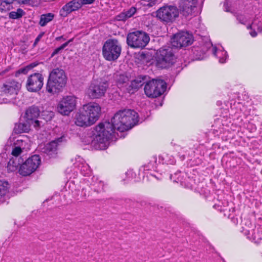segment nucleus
Masks as SVG:
<instances>
[{
	"mask_svg": "<svg viewBox=\"0 0 262 262\" xmlns=\"http://www.w3.org/2000/svg\"><path fill=\"white\" fill-rule=\"evenodd\" d=\"M138 122V115L135 111L120 110L115 114L111 122H101L95 126L92 132L88 134L85 143L92 144L97 149H105L115 130L123 132L132 128Z\"/></svg>",
	"mask_w": 262,
	"mask_h": 262,
	"instance_id": "f257e3e1",
	"label": "nucleus"
},
{
	"mask_svg": "<svg viewBox=\"0 0 262 262\" xmlns=\"http://www.w3.org/2000/svg\"><path fill=\"white\" fill-rule=\"evenodd\" d=\"M67 83V76L64 71L56 68L50 72L46 85V90L49 93L55 94L62 90Z\"/></svg>",
	"mask_w": 262,
	"mask_h": 262,
	"instance_id": "f03ea898",
	"label": "nucleus"
},
{
	"mask_svg": "<svg viewBox=\"0 0 262 262\" xmlns=\"http://www.w3.org/2000/svg\"><path fill=\"white\" fill-rule=\"evenodd\" d=\"M176 61V57L173 48L164 46L158 50L156 54V65L161 69L168 68Z\"/></svg>",
	"mask_w": 262,
	"mask_h": 262,
	"instance_id": "7ed1b4c3",
	"label": "nucleus"
},
{
	"mask_svg": "<svg viewBox=\"0 0 262 262\" xmlns=\"http://www.w3.org/2000/svg\"><path fill=\"white\" fill-rule=\"evenodd\" d=\"M121 46L117 39L107 40L102 48V54L107 61H112L117 60L120 56Z\"/></svg>",
	"mask_w": 262,
	"mask_h": 262,
	"instance_id": "20e7f679",
	"label": "nucleus"
},
{
	"mask_svg": "<svg viewBox=\"0 0 262 262\" xmlns=\"http://www.w3.org/2000/svg\"><path fill=\"white\" fill-rule=\"evenodd\" d=\"M149 36L142 31H137L128 34L126 38L127 45L133 48H143L149 42Z\"/></svg>",
	"mask_w": 262,
	"mask_h": 262,
	"instance_id": "39448f33",
	"label": "nucleus"
},
{
	"mask_svg": "<svg viewBox=\"0 0 262 262\" xmlns=\"http://www.w3.org/2000/svg\"><path fill=\"white\" fill-rule=\"evenodd\" d=\"M108 86L107 81L94 80L86 89V94L92 99L100 98L104 96Z\"/></svg>",
	"mask_w": 262,
	"mask_h": 262,
	"instance_id": "423d86ee",
	"label": "nucleus"
},
{
	"mask_svg": "<svg viewBox=\"0 0 262 262\" xmlns=\"http://www.w3.org/2000/svg\"><path fill=\"white\" fill-rule=\"evenodd\" d=\"M166 89V83L163 80L152 79L147 82L144 86V92L149 98H157L161 96Z\"/></svg>",
	"mask_w": 262,
	"mask_h": 262,
	"instance_id": "0eeeda50",
	"label": "nucleus"
},
{
	"mask_svg": "<svg viewBox=\"0 0 262 262\" xmlns=\"http://www.w3.org/2000/svg\"><path fill=\"white\" fill-rule=\"evenodd\" d=\"M179 9L172 5H165L157 11V17L163 21L171 23L179 16Z\"/></svg>",
	"mask_w": 262,
	"mask_h": 262,
	"instance_id": "6e6552de",
	"label": "nucleus"
},
{
	"mask_svg": "<svg viewBox=\"0 0 262 262\" xmlns=\"http://www.w3.org/2000/svg\"><path fill=\"white\" fill-rule=\"evenodd\" d=\"M77 98L73 95L63 97L58 104V112L64 116L69 115L76 108Z\"/></svg>",
	"mask_w": 262,
	"mask_h": 262,
	"instance_id": "1a4fd4ad",
	"label": "nucleus"
},
{
	"mask_svg": "<svg viewBox=\"0 0 262 262\" xmlns=\"http://www.w3.org/2000/svg\"><path fill=\"white\" fill-rule=\"evenodd\" d=\"M41 162L40 158L38 155H35L28 158L20 166L19 172L23 176L31 174L38 167Z\"/></svg>",
	"mask_w": 262,
	"mask_h": 262,
	"instance_id": "9d476101",
	"label": "nucleus"
},
{
	"mask_svg": "<svg viewBox=\"0 0 262 262\" xmlns=\"http://www.w3.org/2000/svg\"><path fill=\"white\" fill-rule=\"evenodd\" d=\"M199 0H180L179 10L185 17H192L197 13Z\"/></svg>",
	"mask_w": 262,
	"mask_h": 262,
	"instance_id": "9b49d317",
	"label": "nucleus"
},
{
	"mask_svg": "<svg viewBox=\"0 0 262 262\" xmlns=\"http://www.w3.org/2000/svg\"><path fill=\"white\" fill-rule=\"evenodd\" d=\"M193 36L187 32H181L175 34L171 38V45L176 48H181L191 45L193 42Z\"/></svg>",
	"mask_w": 262,
	"mask_h": 262,
	"instance_id": "f8f14e48",
	"label": "nucleus"
},
{
	"mask_svg": "<svg viewBox=\"0 0 262 262\" xmlns=\"http://www.w3.org/2000/svg\"><path fill=\"white\" fill-rule=\"evenodd\" d=\"M43 84V77L38 73H35L30 75L27 79L26 87L30 92L39 91Z\"/></svg>",
	"mask_w": 262,
	"mask_h": 262,
	"instance_id": "ddd939ff",
	"label": "nucleus"
},
{
	"mask_svg": "<svg viewBox=\"0 0 262 262\" xmlns=\"http://www.w3.org/2000/svg\"><path fill=\"white\" fill-rule=\"evenodd\" d=\"M84 113L89 117L95 123L99 119L101 112V107L95 102H90L82 106Z\"/></svg>",
	"mask_w": 262,
	"mask_h": 262,
	"instance_id": "4468645a",
	"label": "nucleus"
},
{
	"mask_svg": "<svg viewBox=\"0 0 262 262\" xmlns=\"http://www.w3.org/2000/svg\"><path fill=\"white\" fill-rule=\"evenodd\" d=\"M63 137L58 138L49 143L40 146V148L41 152L43 154H46L50 158L54 157L57 154V147L59 144L62 142Z\"/></svg>",
	"mask_w": 262,
	"mask_h": 262,
	"instance_id": "2eb2a0df",
	"label": "nucleus"
},
{
	"mask_svg": "<svg viewBox=\"0 0 262 262\" xmlns=\"http://www.w3.org/2000/svg\"><path fill=\"white\" fill-rule=\"evenodd\" d=\"M40 114V110L37 106L32 105L26 111L25 118L36 128L39 126V121L37 119Z\"/></svg>",
	"mask_w": 262,
	"mask_h": 262,
	"instance_id": "dca6fc26",
	"label": "nucleus"
},
{
	"mask_svg": "<svg viewBox=\"0 0 262 262\" xmlns=\"http://www.w3.org/2000/svg\"><path fill=\"white\" fill-rule=\"evenodd\" d=\"M81 8V0H72L67 3L59 11L60 15L62 17H67L73 11L78 10Z\"/></svg>",
	"mask_w": 262,
	"mask_h": 262,
	"instance_id": "f3484780",
	"label": "nucleus"
},
{
	"mask_svg": "<svg viewBox=\"0 0 262 262\" xmlns=\"http://www.w3.org/2000/svg\"><path fill=\"white\" fill-rule=\"evenodd\" d=\"M20 87V83L15 80H11L3 84L2 91L5 94L16 95Z\"/></svg>",
	"mask_w": 262,
	"mask_h": 262,
	"instance_id": "a211bd4d",
	"label": "nucleus"
},
{
	"mask_svg": "<svg viewBox=\"0 0 262 262\" xmlns=\"http://www.w3.org/2000/svg\"><path fill=\"white\" fill-rule=\"evenodd\" d=\"M85 114L84 113L83 110L82 109L80 113L76 115L75 123L76 125L80 127H86L94 124Z\"/></svg>",
	"mask_w": 262,
	"mask_h": 262,
	"instance_id": "6ab92c4d",
	"label": "nucleus"
},
{
	"mask_svg": "<svg viewBox=\"0 0 262 262\" xmlns=\"http://www.w3.org/2000/svg\"><path fill=\"white\" fill-rule=\"evenodd\" d=\"M24 159L21 158L12 157L8 163V170L13 172L16 170L18 166L23 163Z\"/></svg>",
	"mask_w": 262,
	"mask_h": 262,
	"instance_id": "aec40b11",
	"label": "nucleus"
},
{
	"mask_svg": "<svg viewBox=\"0 0 262 262\" xmlns=\"http://www.w3.org/2000/svg\"><path fill=\"white\" fill-rule=\"evenodd\" d=\"M145 78V76H139L132 80L128 89V92L133 93L132 90H138L144 84Z\"/></svg>",
	"mask_w": 262,
	"mask_h": 262,
	"instance_id": "412c9836",
	"label": "nucleus"
},
{
	"mask_svg": "<svg viewBox=\"0 0 262 262\" xmlns=\"http://www.w3.org/2000/svg\"><path fill=\"white\" fill-rule=\"evenodd\" d=\"M32 124L30 122L26 120V122L19 123L16 124L14 127V132L16 134L28 132L30 129V126Z\"/></svg>",
	"mask_w": 262,
	"mask_h": 262,
	"instance_id": "4be33fe9",
	"label": "nucleus"
},
{
	"mask_svg": "<svg viewBox=\"0 0 262 262\" xmlns=\"http://www.w3.org/2000/svg\"><path fill=\"white\" fill-rule=\"evenodd\" d=\"M54 18V14L52 13H48L41 15L39 25L43 27L47 25V24L51 21Z\"/></svg>",
	"mask_w": 262,
	"mask_h": 262,
	"instance_id": "5701e85b",
	"label": "nucleus"
},
{
	"mask_svg": "<svg viewBox=\"0 0 262 262\" xmlns=\"http://www.w3.org/2000/svg\"><path fill=\"white\" fill-rule=\"evenodd\" d=\"M117 83L118 86L122 87L123 85L126 86L127 84L129 79L128 77L123 74L119 75L116 79Z\"/></svg>",
	"mask_w": 262,
	"mask_h": 262,
	"instance_id": "b1692460",
	"label": "nucleus"
},
{
	"mask_svg": "<svg viewBox=\"0 0 262 262\" xmlns=\"http://www.w3.org/2000/svg\"><path fill=\"white\" fill-rule=\"evenodd\" d=\"M24 14V11L21 9L18 8L16 11L11 12L9 13V16L11 19H18L21 17Z\"/></svg>",
	"mask_w": 262,
	"mask_h": 262,
	"instance_id": "393cba45",
	"label": "nucleus"
},
{
	"mask_svg": "<svg viewBox=\"0 0 262 262\" xmlns=\"http://www.w3.org/2000/svg\"><path fill=\"white\" fill-rule=\"evenodd\" d=\"M9 184L6 181H3L0 180V195H5L8 189Z\"/></svg>",
	"mask_w": 262,
	"mask_h": 262,
	"instance_id": "a878e982",
	"label": "nucleus"
},
{
	"mask_svg": "<svg viewBox=\"0 0 262 262\" xmlns=\"http://www.w3.org/2000/svg\"><path fill=\"white\" fill-rule=\"evenodd\" d=\"M70 41H71V40L64 43L61 46H60L59 47L55 49L54 51L53 52V53L51 54V57H53L56 54H57L61 50H63L65 47H66L68 45Z\"/></svg>",
	"mask_w": 262,
	"mask_h": 262,
	"instance_id": "bb28decb",
	"label": "nucleus"
},
{
	"mask_svg": "<svg viewBox=\"0 0 262 262\" xmlns=\"http://www.w3.org/2000/svg\"><path fill=\"white\" fill-rule=\"evenodd\" d=\"M22 152V149L20 147H15L12 151V157L21 158L19 155Z\"/></svg>",
	"mask_w": 262,
	"mask_h": 262,
	"instance_id": "cd10ccee",
	"label": "nucleus"
},
{
	"mask_svg": "<svg viewBox=\"0 0 262 262\" xmlns=\"http://www.w3.org/2000/svg\"><path fill=\"white\" fill-rule=\"evenodd\" d=\"M142 4L144 6L152 7L157 2V0H142Z\"/></svg>",
	"mask_w": 262,
	"mask_h": 262,
	"instance_id": "c85d7f7f",
	"label": "nucleus"
},
{
	"mask_svg": "<svg viewBox=\"0 0 262 262\" xmlns=\"http://www.w3.org/2000/svg\"><path fill=\"white\" fill-rule=\"evenodd\" d=\"M29 67H27V66L24 68H22L16 71L15 73V76L16 77H18L20 74H26L28 72Z\"/></svg>",
	"mask_w": 262,
	"mask_h": 262,
	"instance_id": "c756f323",
	"label": "nucleus"
},
{
	"mask_svg": "<svg viewBox=\"0 0 262 262\" xmlns=\"http://www.w3.org/2000/svg\"><path fill=\"white\" fill-rule=\"evenodd\" d=\"M233 15L235 16L237 20L241 24H244L245 22V18L243 15L236 12L233 13Z\"/></svg>",
	"mask_w": 262,
	"mask_h": 262,
	"instance_id": "7c9ffc66",
	"label": "nucleus"
},
{
	"mask_svg": "<svg viewBox=\"0 0 262 262\" xmlns=\"http://www.w3.org/2000/svg\"><path fill=\"white\" fill-rule=\"evenodd\" d=\"M136 8L134 7H131L129 10L125 12L127 17L129 18L133 16V15L136 12Z\"/></svg>",
	"mask_w": 262,
	"mask_h": 262,
	"instance_id": "2f4dec72",
	"label": "nucleus"
},
{
	"mask_svg": "<svg viewBox=\"0 0 262 262\" xmlns=\"http://www.w3.org/2000/svg\"><path fill=\"white\" fill-rule=\"evenodd\" d=\"M83 169L81 168L80 169L81 172L82 174L85 176L90 173V170L88 165L83 166Z\"/></svg>",
	"mask_w": 262,
	"mask_h": 262,
	"instance_id": "473e14b6",
	"label": "nucleus"
},
{
	"mask_svg": "<svg viewBox=\"0 0 262 262\" xmlns=\"http://www.w3.org/2000/svg\"><path fill=\"white\" fill-rule=\"evenodd\" d=\"M127 18V16L125 13V12H123L121 13H120L119 15L117 16V19L120 21H124Z\"/></svg>",
	"mask_w": 262,
	"mask_h": 262,
	"instance_id": "72a5a7b5",
	"label": "nucleus"
},
{
	"mask_svg": "<svg viewBox=\"0 0 262 262\" xmlns=\"http://www.w3.org/2000/svg\"><path fill=\"white\" fill-rule=\"evenodd\" d=\"M45 33L44 32H41L36 38L34 42L33 43V47H35L38 42L40 41L42 37L43 36Z\"/></svg>",
	"mask_w": 262,
	"mask_h": 262,
	"instance_id": "f704fd0d",
	"label": "nucleus"
},
{
	"mask_svg": "<svg viewBox=\"0 0 262 262\" xmlns=\"http://www.w3.org/2000/svg\"><path fill=\"white\" fill-rule=\"evenodd\" d=\"M95 0H81V7L83 5L92 4H93Z\"/></svg>",
	"mask_w": 262,
	"mask_h": 262,
	"instance_id": "c9c22d12",
	"label": "nucleus"
},
{
	"mask_svg": "<svg viewBox=\"0 0 262 262\" xmlns=\"http://www.w3.org/2000/svg\"><path fill=\"white\" fill-rule=\"evenodd\" d=\"M36 2L37 4H38V0H23L21 1V3L23 4H31L33 2Z\"/></svg>",
	"mask_w": 262,
	"mask_h": 262,
	"instance_id": "e433bc0d",
	"label": "nucleus"
},
{
	"mask_svg": "<svg viewBox=\"0 0 262 262\" xmlns=\"http://www.w3.org/2000/svg\"><path fill=\"white\" fill-rule=\"evenodd\" d=\"M258 229H255L254 230V233H252V236H253V238L254 239H260L261 237H259L257 235V233H258Z\"/></svg>",
	"mask_w": 262,
	"mask_h": 262,
	"instance_id": "4c0bfd02",
	"label": "nucleus"
},
{
	"mask_svg": "<svg viewBox=\"0 0 262 262\" xmlns=\"http://www.w3.org/2000/svg\"><path fill=\"white\" fill-rule=\"evenodd\" d=\"M224 9L226 12H230L232 13L233 12L230 11V7L227 2H225L224 4Z\"/></svg>",
	"mask_w": 262,
	"mask_h": 262,
	"instance_id": "58836bf2",
	"label": "nucleus"
},
{
	"mask_svg": "<svg viewBox=\"0 0 262 262\" xmlns=\"http://www.w3.org/2000/svg\"><path fill=\"white\" fill-rule=\"evenodd\" d=\"M10 68L8 67L0 73V76H3L10 70Z\"/></svg>",
	"mask_w": 262,
	"mask_h": 262,
	"instance_id": "ea45409f",
	"label": "nucleus"
},
{
	"mask_svg": "<svg viewBox=\"0 0 262 262\" xmlns=\"http://www.w3.org/2000/svg\"><path fill=\"white\" fill-rule=\"evenodd\" d=\"M36 65H37V64H35L34 63H31L30 64L27 66V67H29L28 70L29 71L31 69H32V68H33L34 67H35Z\"/></svg>",
	"mask_w": 262,
	"mask_h": 262,
	"instance_id": "a19ab883",
	"label": "nucleus"
},
{
	"mask_svg": "<svg viewBox=\"0 0 262 262\" xmlns=\"http://www.w3.org/2000/svg\"><path fill=\"white\" fill-rule=\"evenodd\" d=\"M250 34L252 37H255L257 36V32L255 30H252L250 32Z\"/></svg>",
	"mask_w": 262,
	"mask_h": 262,
	"instance_id": "79ce46f5",
	"label": "nucleus"
},
{
	"mask_svg": "<svg viewBox=\"0 0 262 262\" xmlns=\"http://www.w3.org/2000/svg\"><path fill=\"white\" fill-rule=\"evenodd\" d=\"M219 61L221 63H224L225 61V59L224 58H222L219 59Z\"/></svg>",
	"mask_w": 262,
	"mask_h": 262,
	"instance_id": "37998d69",
	"label": "nucleus"
},
{
	"mask_svg": "<svg viewBox=\"0 0 262 262\" xmlns=\"http://www.w3.org/2000/svg\"><path fill=\"white\" fill-rule=\"evenodd\" d=\"M216 52H217L216 49V48H214V51H213V54H214L215 56H216Z\"/></svg>",
	"mask_w": 262,
	"mask_h": 262,
	"instance_id": "c03bdc74",
	"label": "nucleus"
},
{
	"mask_svg": "<svg viewBox=\"0 0 262 262\" xmlns=\"http://www.w3.org/2000/svg\"><path fill=\"white\" fill-rule=\"evenodd\" d=\"M247 28H248V29H252V26H251V25L248 26L247 27Z\"/></svg>",
	"mask_w": 262,
	"mask_h": 262,
	"instance_id": "a18cd8bd",
	"label": "nucleus"
},
{
	"mask_svg": "<svg viewBox=\"0 0 262 262\" xmlns=\"http://www.w3.org/2000/svg\"><path fill=\"white\" fill-rule=\"evenodd\" d=\"M62 37V36H60V37H57L56 39L59 40V39H61Z\"/></svg>",
	"mask_w": 262,
	"mask_h": 262,
	"instance_id": "49530a36",
	"label": "nucleus"
}]
</instances>
